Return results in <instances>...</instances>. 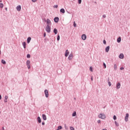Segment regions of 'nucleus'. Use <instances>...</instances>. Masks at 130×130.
I'll return each mask as SVG.
<instances>
[{"mask_svg": "<svg viewBox=\"0 0 130 130\" xmlns=\"http://www.w3.org/2000/svg\"><path fill=\"white\" fill-rule=\"evenodd\" d=\"M53 32L55 35L57 34V29L56 28H54L53 30Z\"/></svg>", "mask_w": 130, "mask_h": 130, "instance_id": "dca6fc26", "label": "nucleus"}, {"mask_svg": "<svg viewBox=\"0 0 130 130\" xmlns=\"http://www.w3.org/2000/svg\"><path fill=\"white\" fill-rule=\"evenodd\" d=\"M59 39H60L59 35H58L57 38V40L58 41H59Z\"/></svg>", "mask_w": 130, "mask_h": 130, "instance_id": "cd10ccee", "label": "nucleus"}, {"mask_svg": "<svg viewBox=\"0 0 130 130\" xmlns=\"http://www.w3.org/2000/svg\"><path fill=\"white\" fill-rule=\"evenodd\" d=\"M30 41H31V37H28L27 38V43H30Z\"/></svg>", "mask_w": 130, "mask_h": 130, "instance_id": "f3484780", "label": "nucleus"}, {"mask_svg": "<svg viewBox=\"0 0 130 130\" xmlns=\"http://www.w3.org/2000/svg\"><path fill=\"white\" fill-rule=\"evenodd\" d=\"M73 57H74V55L73 54H70L69 56L68 59L69 60H72V59H73Z\"/></svg>", "mask_w": 130, "mask_h": 130, "instance_id": "7ed1b4c3", "label": "nucleus"}, {"mask_svg": "<svg viewBox=\"0 0 130 130\" xmlns=\"http://www.w3.org/2000/svg\"><path fill=\"white\" fill-rule=\"evenodd\" d=\"M2 63H3L4 64H6V61H5V60H2Z\"/></svg>", "mask_w": 130, "mask_h": 130, "instance_id": "5701e85b", "label": "nucleus"}, {"mask_svg": "<svg viewBox=\"0 0 130 130\" xmlns=\"http://www.w3.org/2000/svg\"><path fill=\"white\" fill-rule=\"evenodd\" d=\"M45 30L46 32H47L48 33H50V31H51L50 26L49 25H47V26L45 28Z\"/></svg>", "mask_w": 130, "mask_h": 130, "instance_id": "f257e3e1", "label": "nucleus"}, {"mask_svg": "<svg viewBox=\"0 0 130 130\" xmlns=\"http://www.w3.org/2000/svg\"><path fill=\"white\" fill-rule=\"evenodd\" d=\"M128 113L126 114L125 117V121H127L128 120Z\"/></svg>", "mask_w": 130, "mask_h": 130, "instance_id": "0eeeda50", "label": "nucleus"}, {"mask_svg": "<svg viewBox=\"0 0 130 130\" xmlns=\"http://www.w3.org/2000/svg\"><path fill=\"white\" fill-rule=\"evenodd\" d=\"M38 121L39 122V123H41V119L40 118V117H38Z\"/></svg>", "mask_w": 130, "mask_h": 130, "instance_id": "a211bd4d", "label": "nucleus"}, {"mask_svg": "<svg viewBox=\"0 0 130 130\" xmlns=\"http://www.w3.org/2000/svg\"><path fill=\"white\" fill-rule=\"evenodd\" d=\"M103 66H106V64H105V63H104Z\"/></svg>", "mask_w": 130, "mask_h": 130, "instance_id": "09e8293b", "label": "nucleus"}, {"mask_svg": "<svg viewBox=\"0 0 130 130\" xmlns=\"http://www.w3.org/2000/svg\"><path fill=\"white\" fill-rule=\"evenodd\" d=\"M89 70L91 72H93V67H90V68H89Z\"/></svg>", "mask_w": 130, "mask_h": 130, "instance_id": "a878e982", "label": "nucleus"}, {"mask_svg": "<svg viewBox=\"0 0 130 130\" xmlns=\"http://www.w3.org/2000/svg\"><path fill=\"white\" fill-rule=\"evenodd\" d=\"M33 3H36L37 0H31Z\"/></svg>", "mask_w": 130, "mask_h": 130, "instance_id": "e433bc0d", "label": "nucleus"}, {"mask_svg": "<svg viewBox=\"0 0 130 130\" xmlns=\"http://www.w3.org/2000/svg\"><path fill=\"white\" fill-rule=\"evenodd\" d=\"M115 123L116 126H119V124H118V123H117V122H116V121H115Z\"/></svg>", "mask_w": 130, "mask_h": 130, "instance_id": "4be33fe9", "label": "nucleus"}, {"mask_svg": "<svg viewBox=\"0 0 130 130\" xmlns=\"http://www.w3.org/2000/svg\"><path fill=\"white\" fill-rule=\"evenodd\" d=\"M22 45L24 48H26V42H24L23 43H22Z\"/></svg>", "mask_w": 130, "mask_h": 130, "instance_id": "6ab92c4d", "label": "nucleus"}, {"mask_svg": "<svg viewBox=\"0 0 130 130\" xmlns=\"http://www.w3.org/2000/svg\"><path fill=\"white\" fill-rule=\"evenodd\" d=\"M91 81H93V77H91Z\"/></svg>", "mask_w": 130, "mask_h": 130, "instance_id": "8fccbe9b", "label": "nucleus"}, {"mask_svg": "<svg viewBox=\"0 0 130 130\" xmlns=\"http://www.w3.org/2000/svg\"><path fill=\"white\" fill-rule=\"evenodd\" d=\"M114 69H116V66L114 67Z\"/></svg>", "mask_w": 130, "mask_h": 130, "instance_id": "864d4df0", "label": "nucleus"}, {"mask_svg": "<svg viewBox=\"0 0 130 130\" xmlns=\"http://www.w3.org/2000/svg\"><path fill=\"white\" fill-rule=\"evenodd\" d=\"M0 8H4V4L3 3H0Z\"/></svg>", "mask_w": 130, "mask_h": 130, "instance_id": "b1692460", "label": "nucleus"}, {"mask_svg": "<svg viewBox=\"0 0 130 130\" xmlns=\"http://www.w3.org/2000/svg\"><path fill=\"white\" fill-rule=\"evenodd\" d=\"M16 10H17V11H18V12H20V11H21V6L18 5V6H17V7H16Z\"/></svg>", "mask_w": 130, "mask_h": 130, "instance_id": "9d476101", "label": "nucleus"}, {"mask_svg": "<svg viewBox=\"0 0 130 130\" xmlns=\"http://www.w3.org/2000/svg\"><path fill=\"white\" fill-rule=\"evenodd\" d=\"M103 130H107V129H103Z\"/></svg>", "mask_w": 130, "mask_h": 130, "instance_id": "5fc2aeb1", "label": "nucleus"}, {"mask_svg": "<svg viewBox=\"0 0 130 130\" xmlns=\"http://www.w3.org/2000/svg\"><path fill=\"white\" fill-rule=\"evenodd\" d=\"M69 54H70V52H69V50H67L65 52V56L66 57H68L69 56Z\"/></svg>", "mask_w": 130, "mask_h": 130, "instance_id": "6e6552de", "label": "nucleus"}, {"mask_svg": "<svg viewBox=\"0 0 130 130\" xmlns=\"http://www.w3.org/2000/svg\"><path fill=\"white\" fill-rule=\"evenodd\" d=\"M103 43H104V44H106V41L104 40L103 41Z\"/></svg>", "mask_w": 130, "mask_h": 130, "instance_id": "4c0bfd02", "label": "nucleus"}, {"mask_svg": "<svg viewBox=\"0 0 130 130\" xmlns=\"http://www.w3.org/2000/svg\"><path fill=\"white\" fill-rule=\"evenodd\" d=\"M42 124L43 125H44V124H45V123L44 122H42Z\"/></svg>", "mask_w": 130, "mask_h": 130, "instance_id": "49530a36", "label": "nucleus"}, {"mask_svg": "<svg viewBox=\"0 0 130 130\" xmlns=\"http://www.w3.org/2000/svg\"><path fill=\"white\" fill-rule=\"evenodd\" d=\"M26 57H27V58H30V54H28L27 55Z\"/></svg>", "mask_w": 130, "mask_h": 130, "instance_id": "c85d7f7f", "label": "nucleus"}, {"mask_svg": "<svg viewBox=\"0 0 130 130\" xmlns=\"http://www.w3.org/2000/svg\"><path fill=\"white\" fill-rule=\"evenodd\" d=\"M47 24L49 26H51V21H50L49 19H47Z\"/></svg>", "mask_w": 130, "mask_h": 130, "instance_id": "20e7f679", "label": "nucleus"}, {"mask_svg": "<svg viewBox=\"0 0 130 130\" xmlns=\"http://www.w3.org/2000/svg\"><path fill=\"white\" fill-rule=\"evenodd\" d=\"M26 64L27 66H29V64H30V61L29 60H27L26 61Z\"/></svg>", "mask_w": 130, "mask_h": 130, "instance_id": "393cba45", "label": "nucleus"}, {"mask_svg": "<svg viewBox=\"0 0 130 130\" xmlns=\"http://www.w3.org/2000/svg\"><path fill=\"white\" fill-rule=\"evenodd\" d=\"M60 12V13H62V14H64V13H66V11L63 9H61Z\"/></svg>", "mask_w": 130, "mask_h": 130, "instance_id": "4468645a", "label": "nucleus"}, {"mask_svg": "<svg viewBox=\"0 0 130 130\" xmlns=\"http://www.w3.org/2000/svg\"><path fill=\"white\" fill-rule=\"evenodd\" d=\"M119 57L121 59H123V57H124L123 54H122V53L120 54L119 55Z\"/></svg>", "mask_w": 130, "mask_h": 130, "instance_id": "f8f14e48", "label": "nucleus"}, {"mask_svg": "<svg viewBox=\"0 0 130 130\" xmlns=\"http://www.w3.org/2000/svg\"><path fill=\"white\" fill-rule=\"evenodd\" d=\"M108 84H109V86L110 87V86H111V82H110V81H109Z\"/></svg>", "mask_w": 130, "mask_h": 130, "instance_id": "72a5a7b5", "label": "nucleus"}, {"mask_svg": "<svg viewBox=\"0 0 130 130\" xmlns=\"http://www.w3.org/2000/svg\"><path fill=\"white\" fill-rule=\"evenodd\" d=\"M99 118H101L102 119H105L106 118V116L104 114H100L99 115Z\"/></svg>", "mask_w": 130, "mask_h": 130, "instance_id": "f03ea898", "label": "nucleus"}, {"mask_svg": "<svg viewBox=\"0 0 130 130\" xmlns=\"http://www.w3.org/2000/svg\"><path fill=\"white\" fill-rule=\"evenodd\" d=\"M74 27H77V24H76V22H74Z\"/></svg>", "mask_w": 130, "mask_h": 130, "instance_id": "7c9ffc66", "label": "nucleus"}, {"mask_svg": "<svg viewBox=\"0 0 130 130\" xmlns=\"http://www.w3.org/2000/svg\"><path fill=\"white\" fill-rule=\"evenodd\" d=\"M46 33L45 32V33L44 34V37H46Z\"/></svg>", "mask_w": 130, "mask_h": 130, "instance_id": "ea45409f", "label": "nucleus"}, {"mask_svg": "<svg viewBox=\"0 0 130 130\" xmlns=\"http://www.w3.org/2000/svg\"><path fill=\"white\" fill-rule=\"evenodd\" d=\"M113 119H114V120H116V116L114 115V116H113Z\"/></svg>", "mask_w": 130, "mask_h": 130, "instance_id": "c756f323", "label": "nucleus"}, {"mask_svg": "<svg viewBox=\"0 0 130 130\" xmlns=\"http://www.w3.org/2000/svg\"><path fill=\"white\" fill-rule=\"evenodd\" d=\"M78 3H79V4H81L82 3V0H78Z\"/></svg>", "mask_w": 130, "mask_h": 130, "instance_id": "c9c22d12", "label": "nucleus"}, {"mask_svg": "<svg viewBox=\"0 0 130 130\" xmlns=\"http://www.w3.org/2000/svg\"><path fill=\"white\" fill-rule=\"evenodd\" d=\"M103 17L104 18H106V15H103Z\"/></svg>", "mask_w": 130, "mask_h": 130, "instance_id": "79ce46f5", "label": "nucleus"}, {"mask_svg": "<svg viewBox=\"0 0 130 130\" xmlns=\"http://www.w3.org/2000/svg\"><path fill=\"white\" fill-rule=\"evenodd\" d=\"M8 98H9V97L8 96V95H6V96H5V100H8Z\"/></svg>", "mask_w": 130, "mask_h": 130, "instance_id": "473e14b6", "label": "nucleus"}, {"mask_svg": "<svg viewBox=\"0 0 130 130\" xmlns=\"http://www.w3.org/2000/svg\"><path fill=\"white\" fill-rule=\"evenodd\" d=\"M124 68H123V67H122L120 68L121 71H122V70H124Z\"/></svg>", "mask_w": 130, "mask_h": 130, "instance_id": "a19ab883", "label": "nucleus"}, {"mask_svg": "<svg viewBox=\"0 0 130 130\" xmlns=\"http://www.w3.org/2000/svg\"><path fill=\"white\" fill-rule=\"evenodd\" d=\"M27 68H28V69H30V68H31V67H30V66H28L27 67Z\"/></svg>", "mask_w": 130, "mask_h": 130, "instance_id": "c03bdc74", "label": "nucleus"}, {"mask_svg": "<svg viewBox=\"0 0 130 130\" xmlns=\"http://www.w3.org/2000/svg\"><path fill=\"white\" fill-rule=\"evenodd\" d=\"M58 20H59L58 17H55L54 18V22H55V23H57V22H58Z\"/></svg>", "mask_w": 130, "mask_h": 130, "instance_id": "2eb2a0df", "label": "nucleus"}, {"mask_svg": "<svg viewBox=\"0 0 130 130\" xmlns=\"http://www.w3.org/2000/svg\"><path fill=\"white\" fill-rule=\"evenodd\" d=\"M120 41H121V38L120 37H119L117 39V42H118V43H119L120 42Z\"/></svg>", "mask_w": 130, "mask_h": 130, "instance_id": "aec40b11", "label": "nucleus"}, {"mask_svg": "<svg viewBox=\"0 0 130 130\" xmlns=\"http://www.w3.org/2000/svg\"><path fill=\"white\" fill-rule=\"evenodd\" d=\"M0 100H2V95L0 94Z\"/></svg>", "mask_w": 130, "mask_h": 130, "instance_id": "a18cd8bd", "label": "nucleus"}, {"mask_svg": "<svg viewBox=\"0 0 130 130\" xmlns=\"http://www.w3.org/2000/svg\"><path fill=\"white\" fill-rule=\"evenodd\" d=\"M110 48V46H107L106 49H105V51H106V52H108V51H109V49Z\"/></svg>", "mask_w": 130, "mask_h": 130, "instance_id": "9b49d317", "label": "nucleus"}, {"mask_svg": "<svg viewBox=\"0 0 130 130\" xmlns=\"http://www.w3.org/2000/svg\"><path fill=\"white\" fill-rule=\"evenodd\" d=\"M61 128H62V127H61V126H58V130L61 129Z\"/></svg>", "mask_w": 130, "mask_h": 130, "instance_id": "bb28decb", "label": "nucleus"}, {"mask_svg": "<svg viewBox=\"0 0 130 130\" xmlns=\"http://www.w3.org/2000/svg\"><path fill=\"white\" fill-rule=\"evenodd\" d=\"M101 123V121L100 120H99L98 121V123Z\"/></svg>", "mask_w": 130, "mask_h": 130, "instance_id": "58836bf2", "label": "nucleus"}, {"mask_svg": "<svg viewBox=\"0 0 130 130\" xmlns=\"http://www.w3.org/2000/svg\"><path fill=\"white\" fill-rule=\"evenodd\" d=\"M3 130H5V128L4 127H3Z\"/></svg>", "mask_w": 130, "mask_h": 130, "instance_id": "3c124183", "label": "nucleus"}, {"mask_svg": "<svg viewBox=\"0 0 130 130\" xmlns=\"http://www.w3.org/2000/svg\"><path fill=\"white\" fill-rule=\"evenodd\" d=\"M4 102H5V103H7V102H8V101H7V100H4Z\"/></svg>", "mask_w": 130, "mask_h": 130, "instance_id": "37998d69", "label": "nucleus"}, {"mask_svg": "<svg viewBox=\"0 0 130 130\" xmlns=\"http://www.w3.org/2000/svg\"><path fill=\"white\" fill-rule=\"evenodd\" d=\"M42 117L44 120H46L47 118H46V115H45V114H43Z\"/></svg>", "mask_w": 130, "mask_h": 130, "instance_id": "ddd939ff", "label": "nucleus"}, {"mask_svg": "<svg viewBox=\"0 0 130 130\" xmlns=\"http://www.w3.org/2000/svg\"><path fill=\"white\" fill-rule=\"evenodd\" d=\"M104 69H106V66H104Z\"/></svg>", "mask_w": 130, "mask_h": 130, "instance_id": "de8ad7c7", "label": "nucleus"}, {"mask_svg": "<svg viewBox=\"0 0 130 130\" xmlns=\"http://www.w3.org/2000/svg\"><path fill=\"white\" fill-rule=\"evenodd\" d=\"M45 94L47 98H48L49 94H48V90H47V89L45 90Z\"/></svg>", "mask_w": 130, "mask_h": 130, "instance_id": "39448f33", "label": "nucleus"}, {"mask_svg": "<svg viewBox=\"0 0 130 130\" xmlns=\"http://www.w3.org/2000/svg\"><path fill=\"white\" fill-rule=\"evenodd\" d=\"M58 7V6L57 5L54 6V8H55V9H57Z\"/></svg>", "mask_w": 130, "mask_h": 130, "instance_id": "f704fd0d", "label": "nucleus"}, {"mask_svg": "<svg viewBox=\"0 0 130 130\" xmlns=\"http://www.w3.org/2000/svg\"><path fill=\"white\" fill-rule=\"evenodd\" d=\"M76 115H77V113L74 112L72 114V116H76Z\"/></svg>", "mask_w": 130, "mask_h": 130, "instance_id": "412c9836", "label": "nucleus"}, {"mask_svg": "<svg viewBox=\"0 0 130 130\" xmlns=\"http://www.w3.org/2000/svg\"><path fill=\"white\" fill-rule=\"evenodd\" d=\"M86 38H87V36H86V35L83 34L82 36V39H83V40H86Z\"/></svg>", "mask_w": 130, "mask_h": 130, "instance_id": "1a4fd4ad", "label": "nucleus"}, {"mask_svg": "<svg viewBox=\"0 0 130 130\" xmlns=\"http://www.w3.org/2000/svg\"><path fill=\"white\" fill-rule=\"evenodd\" d=\"M70 129L71 130H75V128H74L73 127L71 126V127H70Z\"/></svg>", "mask_w": 130, "mask_h": 130, "instance_id": "2f4dec72", "label": "nucleus"}, {"mask_svg": "<svg viewBox=\"0 0 130 130\" xmlns=\"http://www.w3.org/2000/svg\"><path fill=\"white\" fill-rule=\"evenodd\" d=\"M2 54V52L1 51V50H0V54Z\"/></svg>", "mask_w": 130, "mask_h": 130, "instance_id": "603ef678", "label": "nucleus"}, {"mask_svg": "<svg viewBox=\"0 0 130 130\" xmlns=\"http://www.w3.org/2000/svg\"><path fill=\"white\" fill-rule=\"evenodd\" d=\"M120 86H121L120 83L118 82L116 84V87L117 89H119L120 88Z\"/></svg>", "mask_w": 130, "mask_h": 130, "instance_id": "423d86ee", "label": "nucleus"}]
</instances>
